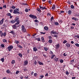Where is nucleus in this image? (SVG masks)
Instances as JSON below:
<instances>
[{
	"mask_svg": "<svg viewBox=\"0 0 79 79\" xmlns=\"http://www.w3.org/2000/svg\"><path fill=\"white\" fill-rule=\"evenodd\" d=\"M48 3L49 4H51L52 3V1L51 0L49 1Z\"/></svg>",
	"mask_w": 79,
	"mask_h": 79,
	"instance_id": "obj_63",
	"label": "nucleus"
},
{
	"mask_svg": "<svg viewBox=\"0 0 79 79\" xmlns=\"http://www.w3.org/2000/svg\"><path fill=\"white\" fill-rule=\"evenodd\" d=\"M71 25H73V26H76V24L74 23H72Z\"/></svg>",
	"mask_w": 79,
	"mask_h": 79,
	"instance_id": "obj_64",
	"label": "nucleus"
},
{
	"mask_svg": "<svg viewBox=\"0 0 79 79\" xmlns=\"http://www.w3.org/2000/svg\"><path fill=\"white\" fill-rule=\"evenodd\" d=\"M25 11H26V12H28V11H29L28 9H27V8H26L25 9Z\"/></svg>",
	"mask_w": 79,
	"mask_h": 79,
	"instance_id": "obj_59",
	"label": "nucleus"
},
{
	"mask_svg": "<svg viewBox=\"0 0 79 79\" xmlns=\"http://www.w3.org/2000/svg\"><path fill=\"white\" fill-rule=\"evenodd\" d=\"M4 18H2V20L0 21V24H2L3 23L4 21Z\"/></svg>",
	"mask_w": 79,
	"mask_h": 79,
	"instance_id": "obj_12",
	"label": "nucleus"
},
{
	"mask_svg": "<svg viewBox=\"0 0 79 79\" xmlns=\"http://www.w3.org/2000/svg\"><path fill=\"white\" fill-rule=\"evenodd\" d=\"M24 78L25 79H29V77L28 76H27V77H24Z\"/></svg>",
	"mask_w": 79,
	"mask_h": 79,
	"instance_id": "obj_39",
	"label": "nucleus"
},
{
	"mask_svg": "<svg viewBox=\"0 0 79 79\" xmlns=\"http://www.w3.org/2000/svg\"><path fill=\"white\" fill-rule=\"evenodd\" d=\"M70 7H71V8H72V9H73V8H74V6H73V5H71L70 6Z\"/></svg>",
	"mask_w": 79,
	"mask_h": 79,
	"instance_id": "obj_37",
	"label": "nucleus"
},
{
	"mask_svg": "<svg viewBox=\"0 0 79 79\" xmlns=\"http://www.w3.org/2000/svg\"><path fill=\"white\" fill-rule=\"evenodd\" d=\"M19 24V23H16L15 24H14L12 26V28L13 29H18V25Z\"/></svg>",
	"mask_w": 79,
	"mask_h": 79,
	"instance_id": "obj_2",
	"label": "nucleus"
},
{
	"mask_svg": "<svg viewBox=\"0 0 79 79\" xmlns=\"http://www.w3.org/2000/svg\"><path fill=\"white\" fill-rule=\"evenodd\" d=\"M6 35V32H4V34H3V36H4V37H5Z\"/></svg>",
	"mask_w": 79,
	"mask_h": 79,
	"instance_id": "obj_41",
	"label": "nucleus"
},
{
	"mask_svg": "<svg viewBox=\"0 0 79 79\" xmlns=\"http://www.w3.org/2000/svg\"><path fill=\"white\" fill-rule=\"evenodd\" d=\"M54 37H56V38L58 37V35H56L54 34Z\"/></svg>",
	"mask_w": 79,
	"mask_h": 79,
	"instance_id": "obj_48",
	"label": "nucleus"
},
{
	"mask_svg": "<svg viewBox=\"0 0 79 79\" xmlns=\"http://www.w3.org/2000/svg\"><path fill=\"white\" fill-rule=\"evenodd\" d=\"M21 28L22 31V32H26V28H25V27H24V25H23L22 26Z\"/></svg>",
	"mask_w": 79,
	"mask_h": 79,
	"instance_id": "obj_4",
	"label": "nucleus"
},
{
	"mask_svg": "<svg viewBox=\"0 0 79 79\" xmlns=\"http://www.w3.org/2000/svg\"><path fill=\"white\" fill-rule=\"evenodd\" d=\"M75 45L77 46V47H79V44L77 43L76 44H75Z\"/></svg>",
	"mask_w": 79,
	"mask_h": 79,
	"instance_id": "obj_52",
	"label": "nucleus"
},
{
	"mask_svg": "<svg viewBox=\"0 0 79 79\" xmlns=\"http://www.w3.org/2000/svg\"><path fill=\"white\" fill-rule=\"evenodd\" d=\"M34 64H35V65H36V64H37V61H35L34 62Z\"/></svg>",
	"mask_w": 79,
	"mask_h": 79,
	"instance_id": "obj_62",
	"label": "nucleus"
},
{
	"mask_svg": "<svg viewBox=\"0 0 79 79\" xmlns=\"http://www.w3.org/2000/svg\"><path fill=\"white\" fill-rule=\"evenodd\" d=\"M40 9L38 8V9H37V10L38 11H39V12H40V11H41V10H40Z\"/></svg>",
	"mask_w": 79,
	"mask_h": 79,
	"instance_id": "obj_42",
	"label": "nucleus"
},
{
	"mask_svg": "<svg viewBox=\"0 0 79 79\" xmlns=\"http://www.w3.org/2000/svg\"><path fill=\"white\" fill-rule=\"evenodd\" d=\"M72 14V12L70 10H69L68 11V14L69 15H71Z\"/></svg>",
	"mask_w": 79,
	"mask_h": 79,
	"instance_id": "obj_14",
	"label": "nucleus"
},
{
	"mask_svg": "<svg viewBox=\"0 0 79 79\" xmlns=\"http://www.w3.org/2000/svg\"><path fill=\"white\" fill-rule=\"evenodd\" d=\"M3 8H6V5L3 6Z\"/></svg>",
	"mask_w": 79,
	"mask_h": 79,
	"instance_id": "obj_60",
	"label": "nucleus"
},
{
	"mask_svg": "<svg viewBox=\"0 0 79 79\" xmlns=\"http://www.w3.org/2000/svg\"><path fill=\"white\" fill-rule=\"evenodd\" d=\"M2 41H3V42H4V43H5V42L7 43V40H6V39H5L2 40Z\"/></svg>",
	"mask_w": 79,
	"mask_h": 79,
	"instance_id": "obj_28",
	"label": "nucleus"
},
{
	"mask_svg": "<svg viewBox=\"0 0 79 79\" xmlns=\"http://www.w3.org/2000/svg\"><path fill=\"white\" fill-rule=\"evenodd\" d=\"M3 26L4 27H6V24L5 23H4L3 25Z\"/></svg>",
	"mask_w": 79,
	"mask_h": 79,
	"instance_id": "obj_53",
	"label": "nucleus"
},
{
	"mask_svg": "<svg viewBox=\"0 0 79 79\" xmlns=\"http://www.w3.org/2000/svg\"><path fill=\"white\" fill-rule=\"evenodd\" d=\"M6 73L9 74L11 73V72L10 71V70L8 69L6 71Z\"/></svg>",
	"mask_w": 79,
	"mask_h": 79,
	"instance_id": "obj_24",
	"label": "nucleus"
},
{
	"mask_svg": "<svg viewBox=\"0 0 79 79\" xmlns=\"http://www.w3.org/2000/svg\"><path fill=\"white\" fill-rule=\"evenodd\" d=\"M15 22H17V23H20L19 20V17H16L15 19Z\"/></svg>",
	"mask_w": 79,
	"mask_h": 79,
	"instance_id": "obj_6",
	"label": "nucleus"
},
{
	"mask_svg": "<svg viewBox=\"0 0 79 79\" xmlns=\"http://www.w3.org/2000/svg\"><path fill=\"white\" fill-rule=\"evenodd\" d=\"M29 16L30 18H31L32 19H37V17H36V16H35L34 15L31 14L29 15Z\"/></svg>",
	"mask_w": 79,
	"mask_h": 79,
	"instance_id": "obj_3",
	"label": "nucleus"
},
{
	"mask_svg": "<svg viewBox=\"0 0 79 79\" xmlns=\"http://www.w3.org/2000/svg\"><path fill=\"white\" fill-rule=\"evenodd\" d=\"M15 42L16 44H17V45H18V44H19V41L15 40Z\"/></svg>",
	"mask_w": 79,
	"mask_h": 79,
	"instance_id": "obj_25",
	"label": "nucleus"
},
{
	"mask_svg": "<svg viewBox=\"0 0 79 79\" xmlns=\"http://www.w3.org/2000/svg\"><path fill=\"white\" fill-rule=\"evenodd\" d=\"M11 63L12 64H15V60H12L11 62Z\"/></svg>",
	"mask_w": 79,
	"mask_h": 79,
	"instance_id": "obj_26",
	"label": "nucleus"
},
{
	"mask_svg": "<svg viewBox=\"0 0 79 79\" xmlns=\"http://www.w3.org/2000/svg\"><path fill=\"white\" fill-rule=\"evenodd\" d=\"M36 40H38V41H40V38H37L36 39Z\"/></svg>",
	"mask_w": 79,
	"mask_h": 79,
	"instance_id": "obj_34",
	"label": "nucleus"
},
{
	"mask_svg": "<svg viewBox=\"0 0 79 79\" xmlns=\"http://www.w3.org/2000/svg\"><path fill=\"white\" fill-rule=\"evenodd\" d=\"M63 56H67V54H66V53H65L63 54Z\"/></svg>",
	"mask_w": 79,
	"mask_h": 79,
	"instance_id": "obj_57",
	"label": "nucleus"
},
{
	"mask_svg": "<svg viewBox=\"0 0 79 79\" xmlns=\"http://www.w3.org/2000/svg\"><path fill=\"white\" fill-rule=\"evenodd\" d=\"M51 34H58V33L56 32V31H52L51 32Z\"/></svg>",
	"mask_w": 79,
	"mask_h": 79,
	"instance_id": "obj_11",
	"label": "nucleus"
},
{
	"mask_svg": "<svg viewBox=\"0 0 79 79\" xmlns=\"http://www.w3.org/2000/svg\"><path fill=\"white\" fill-rule=\"evenodd\" d=\"M54 56H55V55L53 54L52 55V57H51L52 59H53V58H54Z\"/></svg>",
	"mask_w": 79,
	"mask_h": 79,
	"instance_id": "obj_55",
	"label": "nucleus"
},
{
	"mask_svg": "<svg viewBox=\"0 0 79 79\" xmlns=\"http://www.w3.org/2000/svg\"><path fill=\"white\" fill-rule=\"evenodd\" d=\"M58 14H59V15H61V12L60 11H59L58 12Z\"/></svg>",
	"mask_w": 79,
	"mask_h": 79,
	"instance_id": "obj_61",
	"label": "nucleus"
},
{
	"mask_svg": "<svg viewBox=\"0 0 79 79\" xmlns=\"http://www.w3.org/2000/svg\"><path fill=\"white\" fill-rule=\"evenodd\" d=\"M44 49L46 51H47V50H48V49L47 48H45V47L44 48Z\"/></svg>",
	"mask_w": 79,
	"mask_h": 79,
	"instance_id": "obj_51",
	"label": "nucleus"
},
{
	"mask_svg": "<svg viewBox=\"0 0 79 79\" xmlns=\"http://www.w3.org/2000/svg\"><path fill=\"white\" fill-rule=\"evenodd\" d=\"M40 77L41 78V79H42V78H44V76L43 75H40Z\"/></svg>",
	"mask_w": 79,
	"mask_h": 79,
	"instance_id": "obj_47",
	"label": "nucleus"
},
{
	"mask_svg": "<svg viewBox=\"0 0 79 79\" xmlns=\"http://www.w3.org/2000/svg\"><path fill=\"white\" fill-rule=\"evenodd\" d=\"M65 46L67 47H68L69 48L71 47V45L69 44L68 43H67L65 44Z\"/></svg>",
	"mask_w": 79,
	"mask_h": 79,
	"instance_id": "obj_9",
	"label": "nucleus"
},
{
	"mask_svg": "<svg viewBox=\"0 0 79 79\" xmlns=\"http://www.w3.org/2000/svg\"><path fill=\"white\" fill-rule=\"evenodd\" d=\"M38 63L40 65H44V64L43 63H42L39 61H38Z\"/></svg>",
	"mask_w": 79,
	"mask_h": 79,
	"instance_id": "obj_18",
	"label": "nucleus"
},
{
	"mask_svg": "<svg viewBox=\"0 0 79 79\" xmlns=\"http://www.w3.org/2000/svg\"><path fill=\"white\" fill-rule=\"evenodd\" d=\"M13 10L12 9H10V11L11 13H12V12H13Z\"/></svg>",
	"mask_w": 79,
	"mask_h": 79,
	"instance_id": "obj_56",
	"label": "nucleus"
},
{
	"mask_svg": "<svg viewBox=\"0 0 79 79\" xmlns=\"http://www.w3.org/2000/svg\"><path fill=\"white\" fill-rule=\"evenodd\" d=\"M48 42L49 43H52L53 41L52 40H48Z\"/></svg>",
	"mask_w": 79,
	"mask_h": 79,
	"instance_id": "obj_32",
	"label": "nucleus"
},
{
	"mask_svg": "<svg viewBox=\"0 0 79 79\" xmlns=\"http://www.w3.org/2000/svg\"><path fill=\"white\" fill-rule=\"evenodd\" d=\"M19 8H16L15 9H14L13 10V13L14 14H19L20 13V12L19 11Z\"/></svg>",
	"mask_w": 79,
	"mask_h": 79,
	"instance_id": "obj_1",
	"label": "nucleus"
},
{
	"mask_svg": "<svg viewBox=\"0 0 79 79\" xmlns=\"http://www.w3.org/2000/svg\"><path fill=\"white\" fill-rule=\"evenodd\" d=\"M0 34L1 37H3V33L2 32V31H0Z\"/></svg>",
	"mask_w": 79,
	"mask_h": 79,
	"instance_id": "obj_19",
	"label": "nucleus"
},
{
	"mask_svg": "<svg viewBox=\"0 0 79 79\" xmlns=\"http://www.w3.org/2000/svg\"><path fill=\"white\" fill-rule=\"evenodd\" d=\"M7 48L8 49L9 52H10V51H11V50L13 48V46L12 45L9 46Z\"/></svg>",
	"mask_w": 79,
	"mask_h": 79,
	"instance_id": "obj_5",
	"label": "nucleus"
},
{
	"mask_svg": "<svg viewBox=\"0 0 79 79\" xmlns=\"http://www.w3.org/2000/svg\"><path fill=\"white\" fill-rule=\"evenodd\" d=\"M34 22L35 23H39V21L38 20H37V19H35V20Z\"/></svg>",
	"mask_w": 79,
	"mask_h": 79,
	"instance_id": "obj_38",
	"label": "nucleus"
},
{
	"mask_svg": "<svg viewBox=\"0 0 79 79\" xmlns=\"http://www.w3.org/2000/svg\"><path fill=\"white\" fill-rule=\"evenodd\" d=\"M65 74H66V75H69V72H68V71H66Z\"/></svg>",
	"mask_w": 79,
	"mask_h": 79,
	"instance_id": "obj_49",
	"label": "nucleus"
},
{
	"mask_svg": "<svg viewBox=\"0 0 79 79\" xmlns=\"http://www.w3.org/2000/svg\"><path fill=\"white\" fill-rule=\"evenodd\" d=\"M50 54H52V55H53V52H52V51L51 50L50 51Z\"/></svg>",
	"mask_w": 79,
	"mask_h": 79,
	"instance_id": "obj_54",
	"label": "nucleus"
},
{
	"mask_svg": "<svg viewBox=\"0 0 79 79\" xmlns=\"http://www.w3.org/2000/svg\"><path fill=\"white\" fill-rule=\"evenodd\" d=\"M40 7V9H41L42 10V9H43V7L40 6H39Z\"/></svg>",
	"mask_w": 79,
	"mask_h": 79,
	"instance_id": "obj_58",
	"label": "nucleus"
},
{
	"mask_svg": "<svg viewBox=\"0 0 79 79\" xmlns=\"http://www.w3.org/2000/svg\"><path fill=\"white\" fill-rule=\"evenodd\" d=\"M18 55H19L20 57H21V58H22V57L23 56V54H22L21 53H19L18 54Z\"/></svg>",
	"mask_w": 79,
	"mask_h": 79,
	"instance_id": "obj_20",
	"label": "nucleus"
},
{
	"mask_svg": "<svg viewBox=\"0 0 79 79\" xmlns=\"http://www.w3.org/2000/svg\"><path fill=\"white\" fill-rule=\"evenodd\" d=\"M28 63V62L27 60H26L24 62L23 65L24 66H26Z\"/></svg>",
	"mask_w": 79,
	"mask_h": 79,
	"instance_id": "obj_7",
	"label": "nucleus"
},
{
	"mask_svg": "<svg viewBox=\"0 0 79 79\" xmlns=\"http://www.w3.org/2000/svg\"><path fill=\"white\" fill-rule=\"evenodd\" d=\"M10 33H11V34H13V35H15V32H14V31H13V30L10 32Z\"/></svg>",
	"mask_w": 79,
	"mask_h": 79,
	"instance_id": "obj_15",
	"label": "nucleus"
},
{
	"mask_svg": "<svg viewBox=\"0 0 79 79\" xmlns=\"http://www.w3.org/2000/svg\"><path fill=\"white\" fill-rule=\"evenodd\" d=\"M52 10H55V5L53 4V6L52 7Z\"/></svg>",
	"mask_w": 79,
	"mask_h": 79,
	"instance_id": "obj_27",
	"label": "nucleus"
},
{
	"mask_svg": "<svg viewBox=\"0 0 79 79\" xmlns=\"http://www.w3.org/2000/svg\"><path fill=\"white\" fill-rule=\"evenodd\" d=\"M17 47H19V48H23V46H21L19 45H17Z\"/></svg>",
	"mask_w": 79,
	"mask_h": 79,
	"instance_id": "obj_23",
	"label": "nucleus"
},
{
	"mask_svg": "<svg viewBox=\"0 0 79 79\" xmlns=\"http://www.w3.org/2000/svg\"><path fill=\"white\" fill-rule=\"evenodd\" d=\"M38 75V74H37V73H34V76H35V77L36 76H37Z\"/></svg>",
	"mask_w": 79,
	"mask_h": 79,
	"instance_id": "obj_45",
	"label": "nucleus"
},
{
	"mask_svg": "<svg viewBox=\"0 0 79 79\" xmlns=\"http://www.w3.org/2000/svg\"><path fill=\"white\" fill-rule=\"evenodd\" d=\"M41 40L43 42H45V40H44V37H42L41 38Z\"/></svg>",
	"mask_w": 79,
	"mask_h": 79,
	"instance_id": "obj_22",
	"label": "nucleus"
},
{
	"mask_svg": "<svg viewBox=\"0 0 79 79\" xmlns=\"http://www.w3.org/2000/svg\"><path fill=\"white\" fill-rule=\"evenodd\" d=\"M56 47V49H58L59 48H60V44L58 43V44H57Z\"/></svg>",
	"mask_w": 79,
	"mask_h": 79,
	"instance_id": "obj_13",
	"label": "nucleus"
},
{
	"mask_svg": "<svg viewBox=\"0 0 79 79\" xmlns=\"http://www.w3.org/2000/svg\"><path fill=\"white\" fill-rule=\"evenodd\" d=\"M67 42V41H66V40H64V42H63V44H66V43Z\"/></svg>",
	"mask_w": 79,
	"mask_h": 79,
	"instance_id": "obj_46",
	"label": "nucleus"
},
{
	"mask_svg": "<svg viewBox=\"0 0 79 79\" xmlns=\"http://www.w3.org/2000/svg\"><path fill=\"white\" fill-rule=\"evenodd\" d=\"M33 51H34V52H36V51H37L38 50H37V48L35 47H34L33 48Z\"/></svg>",
	"mask_w": 79,
	"mask_h": 79,
	"instance_id": "obj_16",
	"label": "nucleus"
},
{
	"mask_svg": "<svg viewBox=\"0 0 79 79\" xmlns=\"http://www.w3.org/2000/svg\"><path fill=\"white\" fill-rule=\"evenodd\" d=\"M44 29L45 31H48V27L47 26H45L44 27Z\"/></svg>",
	"mask_w": 79,
	"mask_h": 79,
	"instance_id": "obj_17",
	"label": "nucleus"
},
{
	"mask_svg": "<svg viewBox=\"0 0 79 79\" xmlns=\"http://www.w3.org/2000/svg\"><path fill=\"white\" fill-rule=\"evenodd\" d=\"M54 23L55 25H59V23H58V22H54Z\"/></svg>",
	"mask_w": 79,
	"mask_h": 79,
	"instance_id": "obj_29",
	"label": "nucleus"
},
{
	"mask_svg": "<svg viewBox=\"0 0 79 79\" xmlns=\"http://www.w3.org/2000/svg\"><path fill=\"white\" fill-rule=\"evenodd\" d=\"M59 60V59H58V57L55 59V61H56V62L58 61Z\"/></svg>",
	"mask_w": 79,
	"mask_h": 79,
	"instance_id": "obj_30",
	"label": "nucleus"
},
{
	"mask_svg": "<svg viewBox=\"0 0 79 79\" xmlns=\"http://www.w3.org/2000/svg\"><path fill=\"white\" fill-rule=\"evenodd\" d=\"M36 47L37 48H38V49H40V44H38L37 46Z\"/></svg>",
	"mask_w": 79,
	"mask_h": 79,
	"instance_id": "obj_21",
	"label": "nucleus"
},
{
	"mask_svg": "<svg viewBox=\"0 0 79 79\" xmlns=\"http://www.w3.org/2000/svg\"><path fill=\"white\" fill-rule=\"evenodd\" d=\"M1 60L2 62L3 63V62H4V61H5V59H4V58H2L1 59Z\"/></svg>",
	"mask_w": 79,
	"mask_h": 79,
	"instance_id": "obj_36",
	"label": "nucleus"
},
{
	"mask_svg": "<svg viewBox=\"0 0 79 79\" xmlns=\"http://www.w3.org/2000/svg\"><path fill=\"white\" fill-rule=\"evenodd\" d=\"M43 10H47V8H46V7H43Z\"/></svg>",
	"mask_w": 79,
	"mask_h": 79,
	"instance_id": "obj_50",
	"label": "nucleus"
},
{
	"mask_svg": "<svg viewBox=\"0 0 79 79\" xmlns=\"http://www.w3.org/2000/svg\"><path fill=\"white\" fill-rule=\"evenodd\" d=\"M23 72H26V71H27L28 69L26 68L25 67L23 68Z\"/></svg>",
	"mask_w": 79,
	"mask_h": 79,
	"instance_id": "obj_10",
	"label": "nucleus"
},
{
	"mask_svg": "<svg viewBox=\"0 0 79 79\" xmlns=\"http://www.w3.org/2000/svg\"><path fill=\"white\" fill-rule=\"evenodd\" d=\"M16 22V21L15 20H12L10 21V22L11 23H12L13 24L15 23Z\"/></svg>",
	"mask_w": 79,
	"mask_h": 79,
	"instance_id": "obj_33",
	"label": "nucleus"
},
{
	"mask_svg": "<svg viewBox=\"0 0 79 79\" xmlns=\"http://www.w3.org/2000/svg\"><path fill=\"white\" fill-rule=\"evenodd\" d=\"M11 8H12V9H15L16 8V6H12L11 7Z\"/></svg>",
	"mask_w": 79,
	"mask_h": 79,
	"instance_id": "obj_31",
	"label": "nucleus"
},
{
	"mask_svg": "<svg viewBox=\"0 0 79 79\" xmlns=\"http://www.w3.org/2000/svg\"><path fill=\"white\" fill-rule=\"evenodd\" d=\"M11 13H8L6 14L7 16H10V19H11L12 18H13V16H11Z\"/></svg>",
	"mask_w": 79,
	"mask_h": 79,
	"instance_id": "obj_8",
	"label": "nucleus"
},
{
	"mask_svg": "<svg viewBox=\"0 0 79 79\" xmlns=\"http://www.w3.org/2000/svg\"><path fill=\"white\" fill-rule=\"evenodd\" d=\"M19 73V71L18 70H17L15 73L16 74H18Z\"/></svg>",
	"mask_w": 79,
	"mask_h": 79,
	"instance_id": "obj_35",
	"label": "nucleus"
},
{
	"mask_svg": "<svg viewBox=\"0 0 79 79\" xmlns=\"http://www.w3.org/2000/svg\"><path fill=\"white\" fill-rule=\"evenodd\" d=\"M74 37H76L77 39H79V35H75L74 36Z\"/></svg>",
	"mask_w": 79,
	"mask_h": 79,
	"instance_id": "obj_40",
	"label": "nucleus"
},
{
	"mask_svg": "<svg viewBox=\"0 0 79 79\" xmlns=\"http://www.w3.org/2000/svg\"><path fill=\"white\" fill-rule=\"evenodd\" d=\"M54 19V18H53V16H52L51 19V21H52V20Z\"/></svg>",
	"mask_w": 79,
	"mask_h": 79,
	"instance_id": "obj_43",
	"label": "nucleus"
},
{
	"mask_svg": "<svg viewBox=\"0 0 79 79\" xmlns=\"http://www.w3.org/2000/svg\"><path fill=\"white\" fill-rule=\"evenodd\" d=\"M64 61H63V60H62V59H61L60 60V63H62L63 62H64Z\"/></svg>",
	"mask_w": 79,
	"mask_h": 79,
	"instance_id": "obj_44",
	"label": "nucleus"
}]
</instances>
